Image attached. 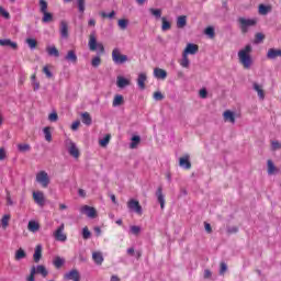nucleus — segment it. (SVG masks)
<instances>
[{"mask_svg":"<svg viewBox=\"0 0 281 281\" xmlns=\"http://www.w3.org/2000/svg\"><path fill=\"white\" fill-rule=\"evenodd\" d=\"M251 45H246L243 49L238 52V58L240 65H243L244 69H251V65L254 60L251 59Z\"/></svg>","mask_w":281,"mask_h":281,"instance_id":"nucleus-1","label":"nucleus"},{"mask_svg":"<svg viewBox=\"0 0 281 281\" xmlns=\"http://www.w3.org/2000/svg\"><path fill=\"white\" fill-rule=\"evenodd\" d=\"M88 45H89L90 52H95V49H99L101 54H104V45L102 43H98L95 31L90 33Z\"/></svg>","mask_w":281,"mask_h":281,"instance_id":"nucleus-2","label":"nucleus"},{"mask_svg":"<svg viewBox=\"0 0 281 281\" xmlns=\"http://www.w3.org/2000/svg\"><path fill=\"white\" fill-rule=\"evenodd\" d=\"M36 273H40V276H43V278H47L48 276V271L47 268H45V266L40 265L37 267H32L31 268V273L30 276L26 278V281H35L34 277L36 276Z\"/></svg>","mask_w":281,"mask_h":281,"instance_id":"nucleus-3","label":"nucleus"},{"mask_svg":"<svg viewBox=\"0 0 281 281\" xmlns=\"http://www.w3.org/2000/svg\"><path fill=\"white\" fill-rule=\"evenodd\" d=\"M238 23L240 25L243 34H247V32H249V27H254V25H256V23L258 22L256 21V19L239 18Z\"/></svg>","mask_w":281,"mask_h":281,"instance_id":"nucleus-4","label":"nucleus"},{"mask_svg":"<svg viewBox=\"0 0 281 281\" xmlns=\"http://www.w3.org/2000/svg\"><path fill=\"white\" fill-rule=\"evenodd\" d=\"M112 60L115 65H124V63L128 61V56L122 55L120 48H114L112 50Z\"/></svg>","mask_w":281,"mask_h":281,"instance_id":"nucleus-5","label":"nucleus"},{"mask_svg":"<svg viewBox=\"0 0 281 281\" xmlns=\"http://www.w3.org/2000/svg\"><path fill=\"white\" fill-rule=\"evenodd\" d=\"M35 180L42 188H47V186H49V175L46 171L37 172Z\"/></svg>","mask_w":281,"mask_h":281,"instance_id":"nucleus-6","label":"nucleus"},{"mask_svg":"<svg viewBox=\"0 0 281 281\" xmlns=\"http://www.w3.org/2000/svg\"><path fill=\"white\" fill-rule=\"evenodd\" d=\"M127 207H128V210H131V212H135L136 214L142 216L143 211H142V204H139V201H137L135 199L128 200Z\"/></svg>","mask_w":281,"mask_h":281,"instance_id":"nucleus-7","label":"nucleus"},{"mask_svg":"<svg viewBox=\"0 0 281 281\" xmlns=\"http://www.w3.org/2000/svg\"><path fill=\"white\" fill-rule=\"evenodd\" d=\"M54 238L59 243H65L67 240V234H65V224H60V226L54 232Z\"/></svg>","mask_w":281,"mask_h":281,"instance_id":"nucleus-8","label":"nucleus"},{"mask_svg":"<svg viewBox=\"0 0 281 281\" xmlns=\"http://www.w3.org/2000/svg\"><path fill=\"white\" fill-rule=\"evenodd\" d=\"M81 214H86L88 218H95L98 216V211H95V207L83 205L80 207Z\"/></svg>","mask_w":281,"mask_h":281,"instance_id":"nucleus-9","label":"nucleus"},{"mask_svg":"<svg viewBox=\"0 0 281 281\" xmlns=\"http://www.w3.org/2000/svg\"><path fill=\"white\" fill-rule=\"evenodd\" d=\"M270 12H273V5L262 3L258 5V14L261 16H267Z\"/></svg>","mask_w":281,"mask_h":281,"instance_id":"nucleus-10","label":"nucleus"},{"mask_svg":"<svg viewBox=\"0 0 281 281\" xmlns=\"http://www.w3.org/2000/svg\"><path fill=\"white\" fill-rule=\"evenodd\" d=\"M156 196H157L158 203L160 204L161 210H164L166 207V198L164 195L162 187H158L156 191Z\"/></svg>","mask_w":281,"mask_h":281,"instance_id":"nucleus-11","label":"nucleus"},{"mask_svg":"<svg viewBox=\"0 0 281 281\" xmlns=\"http://www.w3.org/2000/svg\"><path fill=\"white\" fill-rule=\"evenodd\" d=\"M199 52V45L189 43L187 44V47L184 48L183 53L186 56L190 54L191 56H194Z\"/></svg>","mask_w":281,"mask_h":281,"instance_id":"nucleus-12","label":"nucleus"},{"mask_svg":"<svg viewBox=\"0 0 281 281\" xmlns=\"http://www.w3.org/2000/svg\"><path fill=\"white\" fill-rule=\"evenodd\" d=\"M179 166L186 170L192 168V162H190V155H186L179 159Z\"/></svg>","mask_w":281,"mask_h":281,"instance_id":"nucleus-13","label":"nucleus"},{"mask_svg":"<svg viewBox=\"0 0 281 281\" xmlns=\"http://www.w3.org/2000/svg\"><path fill=\"white\" fill-rule=\"evenodd\" d=\"M147 80H148V76L146 75V72H140L138 75V78H137L138 89L144 91V89H146V81Z\"/></svg>","mask_w":281,"mask_h":281,"instance_id":"nucleus-14","label":"nucleus"},{"mask_svg":"<svg viewBox=\"0 0 281 281\" xmlns=\"http://www.w3.org/2000/svg\"><path fill=\"white\" fill-rule=\"evenodd\" d=\"M267 58L269 60H276V58H281V49H278V48L268 49Z\"/></svg>","mask_w":281,"mask_h":281,"instance_id":"nucleus-15","label":"nucleus"},{"mask_svg":"<svg viewBox=\"0 0 281 281\" xmlns=\"http://www.w3.org/2000/svg\"><path fill=\"white\" fill-rule=\"evenodd\" d=\"M33 199L37 205H45V194L42 191L33 192Z\"/></svg>","mask_w":281,"mask_h":281,"instance_id":"nucleus-16","label":"nucleus"},{"mask_svg":"<svg viewBox=\"0 0 281 281\" xmlns=\"http://www.w3.org/2000/svg\"><path fill=\"white\" fill-rule=\"evenodd\" d=\"M252 89L256 91L259 100H265V89L262 88V85L258 82L252 83Z\"/></svg>","mask_w":281,"mask_h":281,"instance_id":"nucleus-17","label":"nucleus"},{"mask_svg":"<svg viewBox=\"0 0 281 281\" xmlns=\"http://www.w3.org/2000/svg\"><path fill=\"white\" fill-rule=\"evenodd\" d=\"M68 153L71 157H75V159H78L80 157V150L78 147H76V143L70 142L68 147Z\"/></svg>","mask_w":281,"mask_h":281,"instance_id":"nucleus-18","label":"nucleus"},{"mask_svg":"<svg viewBox=\"0 0 281 281\" xmlns=\"http://www.w3.org/2000/svg\"><path fill=\"white\" fill-rule=\"evenodd\" d=\"M59 32L61 38H69V24H67L65 21H61Z\"/></svg>","mask_w":281,"mask_h":281,"instance_id":"nucleus-19","label":"nucleus"},{"mask_svg":"<svg viewBox=\"0 0 281 281\" xmlns=\"http://www.w3.org/2000/svg\"><path fill=\"white\" fill-rule=\"evenodd\" d=\"M154 76L157 78V80H166V78H168V71L161 68H155Z\"/></svg>","mask_w":281,"mask_h":281,"instance_id":"nucleus-20","label":"nucleus"},{"mask_svg":"<svg viewBox=\"0 0 281 281\" xmlns=\"http://www.w3.org/2000/svg\"><path fill=\"white\" fill-rule=\"evenodd\" d=\"M224 122H231V124H236V115L234 112L226 110L223 113Z\"/></svg>","mask_w":281,"mask_h":281,"instance_id":"nucleus-21","label":"nucleus"},{"mask_svg":"<svg viewBox=\"0 0 281 281\" xmlns=\"http://www.w3.org/2000/svg\"><path fill=\"white\" fill-rule=\"evenodd\" d=\"M1 47H11V49H19V44L16 42H12L11 40H0Z\"/></svg>","mask_w":281,"mask_h":281,"instance_id":"nucleus-22","label":"nucleus"},{"mask_svg":"<svg viewBox=\"0 0 281 281\" xmlns=\"http://www.w3.org/2000/svg\"><path fill=\"white\" fill-rule=\"evenodd\" d=\"M42 258H43V246L37 245L35 247V251H34V255H33V260H34V262H41Z\"/></svg>","mask_w":281,"mask_h":281,"instance_id":"nucleus-23","label":"nucleus"},{"mask_svg":"<svg viewBox=\"0 0 281 281\" xmlns=\"http://www.w3.org/2000/svg\"><path fill=\"white\" fill-rule=\"evenodd\" d=\"M116 86L119 87V89H124V87L131 86V80H128L122 76H119L116 78Z\"/></svg>","mask_w":281,"mask_h":281,"instance_id":"nucleus-24","label":"nucleus"},{"mask_svg":"<svg viewBox=\"0 0 281 281\" xmlns=\"http://www.w3.org/2000/svg\"><path fill=\"white\" fill-rule=\"evenodd\" d=\"M66 280L80 281V272L78 270H71L65 274Z\"/></svg>","mask_w":281,"mask_h":281,"instance_id":"nucleus-25","label":"nucleus"},{"mask_svg":"<svg viewBox=\"0 0 281 281\" xmlns=\"http://www.w3.org/2000/svg\"><path fill=\"white\" fill-rule=\"evenodd\" d=\"M186 25H188V16L186 15H180L177 18V27L179 30H183V27H186Z\"/></svg>","mask_w":281,"mask_h":281,"instance_id":"nucleus-26","label":"nucleus"},{"mask_svg":"<svg viewBox=\"0 0 281 281\" xmlns=\"http://www.w3.org/2000/svg\"><path fill=\"white\" fill-rule=\"evenodd\" d=\"M92 260H94L95 265H102V262H104V257L102 256V252L94 251L92 252Z\"/></svg>","mask_w":281,"mask_h":281,"instance_id":"nucleus-27","label":"nucleus"},{"mask_svg":"<svg viewBox=\"0 0 281 281\" xmlns=\"http://www.w3.org/2000/svg\"><path fill=\"white\" fill-rule=\"evenodd\" d=\"M65 59L68 60V63H78V56L76 55L75 50H68Z\"/></svg>","mask_w":281,"mask_h":281,"instance_id":"nucleus-28","label":"nucleus"},{"mask_svg":"<svg viewBox=\"0 0 281 281\" xmlns=\"http://www.w3.org/2000/svg\"><path fill=\"white\" fill-rule=\"evenodd\" d=\"M27 229L29 232L36 233L41 229V224H38V222H35V221H30L27 225Z\"/></svg>","mask_w":281,"mask_h":281,"instance_id":"nucleus-29","label":"nucleus"},{"mask_svg":"<svg viewBox=\"0 0 281 281\" xmlns=\"http://www.w3.org/2000/svg\"><path fill=\"white\" fill-rule=\"evenodd\" d=\"M46 52L48 56H54L55 58H58V56H60V52H58V48H56V46H48L46 48Z\"/></svg>","mask_w":281,"mask_h":281,"instance_id":"nucleus-30","label":"nucleus"},{"mask_svg":"<svg viewBox=\"0 0 281 281\" xmlns=\"http://www.w3.org/2000/svg\"><path fill=\"white\" fill-rule=\"evenodd\" d=\"M81 122L82 124H86V126H91V114L89 112H85L81 114Z\"/></svg>","mask_w":281,"mask_h":281,"instance_id":"nucleus-31","label":"nucleus"},{"mask_svg":"<svg viewBox=\"0 0 281 281\" xmlns=\"http://www.w3.org/2000/svg\"><path fill=\"white\" fill-rule=\"evenodd\" d=\"M124 104V97L116 94L113 99L112 106H122Z\"/></svg>","mask_w":281,"mask_h":281,"instance_id":"nucleus-32","label":"nucleus"},{"mask_svg":"<svg viewBox=\"0 0 281 281\" xmlns=\"http://www.w3.org/2000/svg\"><path fill=\"white\" fill-rule=\"evenodd\" d=\"M10 218H12L10 214H5L2 216L1 218L2 229H8V226L10 225Z\"/></svg>","mask_w":281,"mask_h":281,"instance_id":"nucleus-33","label":"nucleus"},{"mask_svg":"<svg viewBox=\"0 0 281 281\" xmlns=\"http://www.w3.org/2000/svg\"><path fill=\"white\" fill-rule=\"evenodd\" d=\"M267 166H268V175H276V172H278V168L273 164V160H268Z\"/></svg>","mask_w":281,"mask_h":281,"instance_id":"nucleus-34","label":"nucleus"},{"mask_svg":"<svg viewBox=\"0 0 281 281\" xmlns=\"http://www.w3.org/2000/svg\"><path fill=\"white\" fill-rule=\"evenodd\" d=\"M109 142H111V134H106L102 139H100L99 145L101 148H106V146H109Z\"/></svg>","mask_w":281,"mask_h":281,"instance_id":"nucleus-35","label":"nucleus"},{"mask_svg":"<svg viewBox=\"0 0 281 281\" xmlns=\"http://www.w3.org/2000/svg\"><path fill=\"white\" fill-rule=\"evenodd\" d=\"M27 257V254L25 252V250L23 248H19L16 251H15V260H23V258H26Z\"/></svg>","mask_w":281,"mask_h":281,"instance_id":"nucleus-36","label":"nucleus"},{"mask_svg":"<svg viewBox=\"0 0 281 281\" xmlns=\"http://www.w3.org/2000/svg\"><path fill=\"white\" fill-rule=\"evenodd\" d=\"M42 14H43V18H42L43 23H52V21H54V14H52L47 11Z\"/></svg>","mask_w":281,"mask_h":281,"instance_id":"nucleus-37","label":"nucleus"},{"mask_svg":"<svg viewBox=\"0 0 281 281\" xmlns=\"http://www.w3.org/2000/svg\"><path fill=\"white\" fill-rule=\"evenodd\" d=\"M18 150L20 153H30L32 150V146H30V144H18Z\"/></svg>","mask_w":281,"mask_h":281,"instance_id":"nucleus-38","label":"nucleus"},{"mask_svg":"<svg viewBox=\"0 0 281 281\" xmlns=\"http://www.w3.org/2000/svg\"><path fill=\"white\" fill-rule=\"evenodd\" d=\"M161 21H162V25H161L162 32H168V30L172 27V24H170V22L166 18H161Z\"/></svg>","mask_w":281,"mask_h":281,"instance_id":"nucleus-39","label":"nucleus"},{"mask_svg":"<svg viewBox=\"0 0 281 281\" xmlns=\"http://www.w3.org/2000/svg\"><path fill=\"white\" fill-rule=\"evenodd\" d=\"M180 65L184 68L188 69L190 67V59L188 58V55L182 53V59L180 60Z\"/></svg>","mask_w":281,"mask_h":281,"instance_id":"nucleus-40","label":"nucleus"},{"mask_svg":"<svg viewBox=\"0 0 281 281\" xmlns=\"http://www.w3.org/2000/svg\"><path fill=\"white\" fill-rule=\"evenodd\" d=\"M139 142H142V138L139 136H133L132 143L130 144V148H137V146H139Z\"/></svg>","mask_w":281,"mask_h":281,"instance_id":"nucleus-41","label":"nucleus"},{"mask_svg":"<svg viewBox=\"0 0 281 281\" xmlns=\"http://www.w3.org/2000/svg\"><path fill=\"white\" fill-rule=\"evenodd\" d=\"M53 265L56 269H60V267H63V265H65V259H63L60 257H55Z\"/></svg>","mask_w":281,"mask_h":281,"instance_id":"nucleus-42","label":"nucleus"},{"mask_svg":"<svg viewBox=\"0 0 281 281\" xmlns=\"http://www.w3.org/2000/svg\"><path fill=\"white\" fill-rule=\"evenodd\" d=\"M43 133H44V136H45V140L46 142H52V128L49 126L44 127Z\"/></svg>","mask_w":281,"mask_h":281,"instance_id":"nucleus-43","label":"nucleus"},{"mask_svg":"<svg viewBox=\"0 0 281 281\" xmlns=\"http://www.w3.org/2000/svg\"><path fill=\"white\" fill-rule=\"evenodd\" d=\"M26 45H29L30 49H36L38 42L34 38H26Z\"/></svg>","mask_w":281,"mask_h":281,"instance_id":"nucleus-44","label":"nucleus"},{"mask_svg":"<svg viewBox=\"0 0 281 281\" xmlns=\"http://www.w3.org/2000/svg\"><path fill=\"white\" fill-rule=\"evenodd\" d=\"M150 14L155 16L156 19H161V9H149Z\"/></svg>","mask_w":281,"mask_h":281,"instance_id":"nucleus-45","label":"nucleus"},{"mask_svg":"<svg viewBox=\"0 0 281 281\" xmlns=\"http://www.w3.org/2000/svg\"><path fill=\"white\" fill-rule=\"evenodd\" d=\"M82 238L83 240H89L91 238V232L89 231V227H83L82 229Z\"/></svg>","mask_w":281,"mask_h":281,"instance_id":"nucleus-46","label":"nucleus"},{"mask_svg":"<svg viewBox=\"0 0 281 281\" xmlns=\"http://www.w3.org/2000/svg\"><path fill=\"white\" fill-rule=\"evenodd\" d=\"M263 41H265V34L256 33V35H255V43H256V45L262 43Z\"/></svg>","mask_w":281,"mask_h":281,"instance_id":"nucleus-47","label":"nucleus"},{"mask_svg":"<svg viewBox=\"0 0 281 281\" xmlns=\"http://www.w3.org/2000/svg\"><path fill=\"white\" fill-rule=\"evenodd\" d=\"M42 71L45 74L46 78H54V74L49 70V66H44Z\"/></svg>","mask_w":281,"mask_h":281,"instance_id":"nucleus-48","label":"nucleus"},{"mask_svg":"<svg viewBox=\"0 0 281 281\" xmlns=\"http://www.w3.org/2000/svg\"><path fill=\"white\" fill-rule=\"evenodd\" d=\"M154 100H156V102H161V100H164V93H161V91H156L154 92L153 95Z\"/></svg>","mask_w":281,"mask_h":281,"instance_id":"nucleus-49","label":"nucleus"},{"mask_svg":"<svg viewBox=\"0 0 281 281\" xmlns=\"http://www.w3.org/2000/svg\"><path fill=\"white\" fill-rule=\"evenodd\" d=\"M40 11L43 13L47 12V1L40 0Z\"/></svg>","mask_w":281,"mask_h":281,"instance_id":"nucleus-50","label":"nucleus"},{"mask_svg":"<svg viewBox=\"0 0 281 281\" xmlns=\"http://www.w3.org/2000/svg\"><path fill=\"white\" fill-rule=\"evenodd\" d=\"M119 27H121L122 30H126V27H128V20L126 19L119 20Z\"/></svg>","mask_w":281,"mask_h":281,"instance_id":"nucleus-51","label":"nucleus"},{"mask_svg":"<svg viewBox=\"0 0 281 281\" xmlns=\"http://www.w3.org/2000/svg\"><path fill=\"white\" fill-rule=\"evenodd\" d=\"M130 229L134 236H139V232H142V227L135 225L131 226Z\"/></svg>","mask_w":281,"mask_h":281,"instance_id":"nucleus-52","label":"nucleus"},{"mask_svg":"<svg viewBox=\"0 0 281 281\" xmlns=\"http://www.w3.org/2000/svg\"><path fill=\"white\" fill-rule=\"evenodd\" d=\"M204 34H206V36H210V38H214V27L207 26L204 31Z\"/></svg>","mask_w":281,"mask_h":281,"instance_id":"nucleus-53","label":"nucleus"},{"mask_svg":"<svg viewBox=\"0 0 281 281\" xmlns=\"http://www.w3.org/2000/svg\"><path fill=\"white\" fill-rule=\"evenodd\" d=\"M77 5H78L79 12H81V14L85 13V10H86L85 0H77Z\"/></svg>","mask_w":281,"mask_h":281,"instance_id":"nucleus-54","label":"nucleus"},{"mask_svg":"<svg viewBox=\"0 0 281 281\" xmlns=\"http://www.w3.org/2000/svg\"><path fill=\"white\" fill-rule=\"evenodd\" d=\"M100 16H102V19H113V16H115V11H112L110 13L101 12Z\"/></svg>","mask_w":281,"mask_h":281,"instance_id":"nucleus-55","label":"nucleus"},{"mask_svg":"<svg viewBox=\"0 0 281 281\" xmlns=\"http://www.w3.org/2000/svg\"><path fill=\"white\" fill-rule=\"evenodd\" d=\"M226 271H227V263L221 262L220 263V276H225Z\"/></svg>","mask_w":281,"mask_h":281,"instance_id":"nucleus-56","label":"nucleus"},{"mask_svg":"<svg viewBox=\"0 0 281 281\" xmlns=\"http://www.w3.org/2000/svg\"><path fill=\"white\" fill-rule=\"evenodd\" d=\"M102 64V59L100 57H94L91 61L92 67H100V65Z\"/></svg>","mask_w":281,"mask_h":281,"instance_id":"nucleus-57","label":"nucleus"},{"mask_svg":"<svg viewBox=\"0 0 281 281\" xmlns=\"http://www.w3.org/2000/svg\"><path fill=\"white\" fill-rule=\"evenodd\" d=\"M227 234H238V226H227Z\"/></svg>","mask_w":281,"mask_h":281,"instance_id":"nucleus-58","label":"nucleus"},{"mask_svg":"<svg viewBox=\"0 0 281 281\" xmlns=\"http://www.w3.org/2000/svg\"><path fill=\"white\" fill-rule=\"evenodd\" d=\"M271 148H272V150H280V148H281L280 142H278V140H272V142H271Z\"/></svg>","mask_w":281,"mask_h":281,"instance_id":"nucleus-59","label":"nucleus"},{"mask_svg":"<svg viewBox=\"0 0 281 281\" xmlns=\"http://www.w3.org/2000/svg\"><path fill=\"white\" fill-rule=\"evenodd\" d=\"M49 122H58V113L53 112L48 115Z\"/></svg>","mask_w":281,"mask_h":281,"instance_id":"nucleus-60","label":"nucleus"},{"mask_svg":"<svg viewBox=\"0 0 281 281\" xmlns=\"http://www.w3.org/2000/svg\"><path fill=\"white\" fill-rule=\"evenodd\" d=\"M0 14L4 18V19H10V13L5 10H3V7H0Z\"/></svg>","mask_w":281,"mask_h":281,"instance_id":"nucleus-61","label":"nucleus"},{"mask_svg":"<svg viewBox=\"0 0 281 281\" xmlns=\"http://www.w3.org/2000/svg\"><path fill=\"white\" fill-rule=\"evenodd\" d=\"M8 157V154L5 153L4 148H0V161H3Z\"/></svg>","mask_w":281,"mask_h":281,"instance_id":"nucleus-62","label":"nucleus"},{"mask_svg":"<svg viewBox=\"0 0 281 281\" xmlns=\"http://www.w3.org/2000/svg\"><path fill=\"white\" fill-rule=\"evenodd\" d=\"M212 278V271L210 269L204 270V280H210Z\"/></svg>","mask_w":281,"mask_h":281,"instance_id":"nucleus-63","label":"nucleus"},{"mask_svg":"<svg viewBox=\"0 0 281 281\" xmlns=\"http://www.w3.org/2000/svg\"><path fill=\"white\" fill-rule=\"evenodd\" d=\"M79 127H80V121H75L71 124V131H78Z\"/></svg>","mask_w":281,"mask_h":281,"instance_id":"nucleus-64","label":"nucleus"}]
</instances>
